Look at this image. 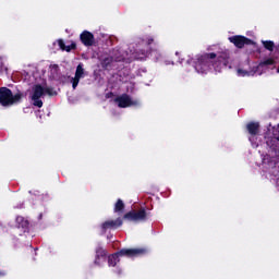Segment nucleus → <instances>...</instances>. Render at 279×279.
<instances>
[{
    "instance_id": "f257e3e1",
    "label": "nucleus",
    "mask_w": 279,
    "mask_h": 279,
    "mask_svg": "<svg viewBox=\"0 0 279 279\" xmlns=\"http://www.w3.org/2000/svg\"><path fill=\"white\" fill-rule=\"evenodd\" d=\"M23 99V94L17 93L15 95L12 94L7 87L0 88V104L1 106H14V104H19Z\"/></svg>"
},
{
    "instance_id": "f03ea898",
    "label": "nucleus",
    "mask_w": 279,
    "mask_h": 279,
    "mask_svg": "<svg viewBox=\"0 0 279 279\" xmlns=\"http://www.w3.org/2000/svg\"><path fill=\"white\" fill-rule=\"evenodd\" d=\"M44 95H49L50 97H53L56 95V92L51 87H43L41 85H35L33 87V95L32 99L34 101V106H37V108H43V100H40V97Z\"/></svg>"
},
{
    "instance_id": "7ed1b4c3",
    "label": "nucleus",
    "mask_w": 279,
    "mask_h": 279,
    "mask_svg": "<svg viewBox=\"0 0 279 279\" xmlns=\"http://www.w3.org/2000/svg\"><path fill=\"white\" fill-rule=\"evenodd\" d=\"M119 108H130V106H136L138 104L137 100H133L128 95L120 96L116 99Z\"/></svg>"
},
{
    "instance_id": "20e7f679",
    "label": "nucleus",
    "mask_w": 279,
    "mask_h": 279,
    "mask_svg": "<svg viewBox=\"0 0 279 279\" xmlns=\"http://www.w3.org/2000/svg\"><path fill=\"white\" fill-rule=\"evenodd\" d=\"M147 215L145 214V210H141L138 213L132 211L124 215V219H129V221H143L145 220V217Z\"/></svg>"
},
{
    "instance_id": "39448f33",
    "label": "nucleus",
    "mask_w": 279,
    "mask_h": 279,
    "mask_svg": "<svg viewBox=\"0 0 279 279\" xmlns=\"http://www.w3.org/2000/svg\"><path fill=\"white\" fill-rule=\"evenodd\" d=\"M141 254H145L144 248H128V250H122L119 252L120 256H141Z\"/></svg>"
},
{
    "instance_id": "423d86ee",
    "label": "nucleus",
    "mask_w": 279,
    "mask_h": 279,
    "mask_svg": "<svg viewBox=\"0 0 279 279\" xmlns=\"http://www.w3.org/2000/svg\"><path fill=\"white\" fill-rule=\"evenodd\" d=\"M81 40L85 47H92L95 43V36H93L90 32L85 31L81 34Z\"/></svg>"
},
{
    "instance_id": "0eeeda50",
    "label": "nucleus",
    "mask_w": 279,
    "mask_h": 279,
    "mask_svg": "<svg viewBox=\"0 0 279 279\" xmlns=\"http://www.w3.org/2000/svg\"><path fill=\"white\" fill-rule=\"evenodd\" d=\"M230 43H233L235 47H239V49H242L244 45H250V39L243 37V36H233L229 38Z\"/></svg>"
},
{
    "instance_id": "6e6552de",
    "label": "nucleus",
    "mask_w": 279,
    "mask_h": 279,
    "mask_svg": "<svg viewBox=\"0 0 279 279\" xmlns=\"http://www.w3.org/2000/svg\"><path fill=\"white\" fill-rule=\"evenodd\" d=\"M84 77V68L82 64H78L76 68L75 76L72 78V88H77V84H80V80Z\"/></svg>"
},
{
    "instance_id": "1a4fd4ad",
    "label": "nucleus",
    "mask_w": 279,
    "mask_h": 279,
    "mask_svg": "<svg viewBox=\"0 0 279 279\" xmlns=\"http://www.w3.org/2000/svg\"><path fill=\"white\" fill-rule=\"evenodd\" d=\"M119 226H123V221L121 219L107 221L102 225V228L108 230V228H119Z\"/></svg>"
},
{
    "instance_id": "9d476101",
    "label": "nucleus",
    "mask_w": 279,
    "mask_h": 279,
    "mask_svg": "<svg viewBox=\"0 0 279 279\" xmlns=\"http://www.w3.org/2000/svg\"><path fill=\"white\" fill-rule=\"evenodd\" d=\"M58 45L62 51H71V49H75V44H71V46H65L62 39L58 40Z\"/></svg>"
},
{
    "instance_id": "9b49d317",
    "label": "nucleus",
    "mask_w": 279,
    "mask_h": 279,
    "mask_svg": "<svg viewBox=\"0 0 279 279\" xmlns=\"http://www.w3.org/2000/svg\"><path fill=\"white\" fill-rule=\"evenodd\" d=\"M247 130H248L250 134H258V123L247 124Z\"/></svg>"
},
{
    "instance_id": "f8f14e48",
    "label": "nucleus",
    "mask_w": 279,
    "mask_h": 279,
    "mask_svg": "<svg viewBox=\"0 0 279 279\" xmlns=\"http://www.w3.org/2000/svg\"><path fill=\"white\" fill-rule=\"evenodd\" d=\"M123 208H125L123 201L118 199V202L116 203V206H114V213H121V210H123Z\"/></svg>"
},
{
    "instance_id": "ddd939ff",
    "label": "nucleus",
    "mask_w": 279,
    "mask_h": 279,
    "mask_svg": "<svg viewBox=\"0 0 279 279\" xmlns=\"http://www.w3.org/2000/svg\"><path fill=\"white\" fill-rule=\"evenodd\" d=\"M118 262H119V255L118 254L109 256V265L111 267H114V265H117Z\"/></svg>"
},
{
    "instance_id": "4468645a",
    "label": "nucleus",
    "mask_w": 279,
    "mask_h": 279,
    "mask_svg": "<svg viewBox=\"0 0 279 279\" xmlns=\"http://www.w3.org/2000/svg\"><path fill=\"white\" fill-rule=\"evenodd\" d=\"M59 71H60V68L58 66V64L50 65V73H51L52 77H56L58 75Z\"/></svg>"
},
{
    "instance_id": "2eb2a0df",
    "label": "nucleus",
    "mask_w": 279,
    "mask_h": 279,
    "mask_svg": "<svg viewBox=\"0 0 279 279\" xmlns=\"http://www.w3.org/2000/svg\"><path fill=\"white\" fill-rule=\"evenodd\" d=\"M16 222L19 223V226L21 228H27V226H28L27 220H25V218H23V217H17Z\"/></svg>"
},
{
    "instance_id": "dca6fc26",
    "label": "nucleus",
    "mask_w": 279,
    "mask_h": 279,
    "mask_svg": "<svg viewBox=\"0 0 279 279\" xmlns=\"http://www.w3.org/2000/svg\"><path fill=\"white\" fill-rule=\"evenodd\" d=\"M265 49H267L268 51H272L275 45L274 41L269 40V41H262Z\"/></svg>"
},
{
    "instance_id": "f3484780",
    "label": "nucleus",
    "mask_w": 279,
    "mask_h": 279,
    "mask_svg": "<svg viewBox=\"0 0 279 279\" xmlns=\"http://www.w3.org/2000/svg\"><path fill=\"white\" fill-rule=\"evenodd\" d=\"M238 74L241 75L242 77H245V75H247V72L243 70H238Z\"/></svg>"
},
{
    "instance_id": "a211bd4d",
    "label": "nucleus",
    "mask_w": 279,
    "mask_h": 279,
    "mask_svg": "<svg viewBox=\"0 0 279 279\" xmlns=\"http://www.w3.org/2000/svg\"><path fill=\"white\" fill-rule=\"evenodd\" d=\"M206 56H207V58H210L211 60L217 58V54L215 52L208 53Z\"/></svg>"
},
{
    "instance_id": "6ab92c4d",
    "label": "nucleus",
    "mask_w": 279,
    "mask_h": 279,
    "mask_svg": "<svg viewBox=\"0 0 279 279\" xmlns=\"http://www.w3.org/2000/svg\"><path fill=\"white\" fill-rule=\"evenodd\" d=\"M264 64H274V59H268L264 62Z\"/></svg>"
},
{
    "instance_id": "aec40b11",
    "label": "nucleus",
    "mask_w": 279,
    "mask_h": 279,
    "mask_svg": "<svg viewBox=\"0 0 279 279\" xmlns=\"http://www.w3.org/2000/svg\"><path fill=\"white\" fill-rule=\"evenodd\" d=\"M277 132H279V125L277 126ZM277 141H279V136L277 137Z\"/></svg>"
}]
</instances>
